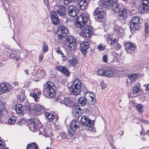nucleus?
I'll return each mask as SVG.
<instances>
[{
    "mask_svg": "<svg viewBox=\"0 0 149 149\" xmlns=\"http://www.w3.org/2000/svg\"><path fill=\"white\" fill-rule=\"evenodd\" d=\"M101 4L103 8L107 7L108 8H113L114 11L116 12H118V15L122 17L123 19L127 17V9L126 8H123L120 10L121 6L118 3H113L112 0L102 1Z\"/></svg>",
    "mask_w": 149,
    "mask_h": 149,
    "instance_id": "1",
    "label": "nucleus"
},
{
    "mask_svg": "<svg viewBox=\"0 0 149 149\" xmlns=\"http://www.w3.org/2000/svg\"><path fill=\"white\" fill-rule=\"evenodd\" d=\"M95 95L93 93L90 92H87L85 94L84 97H80L78 100V103L82 106H84L87 102L90 105L93 104L95 102V99L94 98Z\"/></svg>",
    "mask_w": 149,
    "mask_h": 149,
    "instance_id": "2",
    "label": "nucleus"
},
{
    "mask_svg": "<svg viewBox=\"0 0 149 149\" xmlns=\"http://www.w3.org/2000/svg\"><path fill=\"white\" fill-rule=\"evenodd\" d=\"M89 15L86 13H82L76 18L75 25L76 26L82 28L85 25L86 23L89 19Z\"/></svg>",
    "mask_w": 149,
    "mask_h": 149,
    "instance_id": "3",
    "label": "nucleus"
},
{
    "mask_svg": "<svg viewBox=\"0 0 149 149\" xmlns=\"http://www.w3.org/2000/svg\"><path fill=\"white\" fill-rule=\"evenodd\" d=\"M78 115L76 114V116L78 117V119L79 118H80V123L84 126L87 127V128L90 131H92L93 130V124L94 123V121L91 120L90 119L87 117L85 116H83L82 117L79 116L78 114L79 112L77 111Z\"/></svg>",
    "mask_w": 149,
    "mask_h": 149,
    "instance_id": "4",
    "label": "nucleus"
},
{
    "mask_svg": "<svg viewBox=\"0 0 149 149\" xmlns=\"http://www.w3.org/2000/svg\"><path fill=\"white\" fill-rule=\"evenodd\" d=\"M72 83L73 85L70 88L71 93L74 95H77L80 92L82 83L80 80L77 78L75 79Z\"/></svg>",
    "mask_w": 149,
    "mask_h": 149,
    "instance_id": "5",
    "label": "nucleus"
},
{
    "mask_svg": "<svg viewBox=\"0 0 149 149\" xmlns=\"http://www.w3.org/2000/svg\"><path fill=\"white\" fill-rule=\"evenodd\" d=\"M45 90L47 95L51 97H55L56 88L54 86V84L51 81L47 82L44 85Z\"/></svg>",
    "mask_w": 149,
    "mask_h": 149,
    "instance_id": "6",
    "label": "nucleus"
},
{
    "mask_svg": "<svg viewBox=\"0 0 149 149\" xmlns=\"http://www.w3.org/2000/svg\"><path fill=\"white\" fill-rule=\"evenodd\" d=\"M65 44L67 49L72 51L75 48L76 45V40L73 37L69 36L65 38Z\"/></svg>",
    "mask_w": 149,
    "mask_h": 149,
    "instance_id": "7",
    "label": "nucleus"
},
{
    "mask_svg": "<svg viewBox=\"0 0 149 149\" xmlns=\"http://www.w3.org/2000/svg\"><path fill=\"white\" fill-rule=\"evenodd\" d=\"M81 126L80 123L77 120H73L70 123V128L68 129V134L70 137L72 136L74 134L76 130Z\"/></svg>",
    "mask_w": 149,
    "mask_h": 149,
    "instance_id": "8",
    "label": "nucleus"
},
{
    "mask_svg": "<svg viewBox=\"0 0 149 149\" xmlns=\"http://www.w3.org/2000/svg\"><path fill=\"white\" fill-rule=\"evenodd\" d=\"M140 21L139 17L134 16L130 22V29L131 32L136 31L139 28L138 25Z\"/></svg>",
    "mask_w": 149,
    "mask_h": 149,
    "instance_id": "9",
    "label": "nucleus"
},
{
    "mask_svg": "<svg viewBox=\"0 0 149 149\" xmlns=\"http://www.w3.org/2000/svg\"><path fill=\"white\" fill-rule=\"evenodd\" d=\"M44 72L43 71H39L36 70V69L33 70L31 72L32 77L35 79V81H38V79H40L43 77Z\"/></svg>",
    "mask_w": 149,
    "mask_h": 149,
    "instance_id": "10",
    "label": "nucleus"
},
{
    "mask_svg": "<svg viewBox=\"0 0 149 149\" xmlns=\"http://www.w3.org/2000/svg\"><path fill=\"white\" fill-rule=\"evenodd\" d=\"M56 9V12L61 17H64L66 14V7L62 5H56L54 6Z\"/></svg>",
    "mask_w": 149,
    "mask_h": 149,
    "instance_id": "11",
    "label": "nucleus"
},
{
    "mask_svg": "<svg viewBox=\"0 0 149 149\" xmlns=\"http://www.w3.org/2000/svg\"><path fill=\"white\" fill-rule=\"evenodd\" d=\"M50 16L52 23L55 25H57L60 22L57 13L55 10H52L50 14Z\"/></svg>",
    "mask_w": 149,
    "mask_h": 149,
    "instance_id": "12",
    "label": "nucleus"
},
{
    "mask_svg": "<svg viewBox=\"0 0 149 149\" xmlns=\"http://www.w3.org/2000/svg\"><path fill=\"white\" fill-rule=\"evenodd\" d=\"M58 101L61 104H64L65 106L70 107L72 105V102L70 98L61 97L58 99Z\"/></svg>",
    "mask_w": 149,
    "mask_h": 149,
    "instance_id": "13",
    "label": "nucleus"
},
{
    "mask_svg": "<svg viewBox=\"0 0 149 149\" xmlns=\"http://www.w3.org/2000/svg\"><path fill=\"white\" fill-rule=\"evenodd\" d=\"M11 88V87L10 85L4 83H1L0 85V95L9 92Z\"/></svg>",
    "mask_w": 149,
    "mask_h": 149,
    "instance_id": "14",
    "label": "nucleus"
},
{
    "mask_svg": "<svg viewBox=\"0 0 149 149\" xmlns=\"http://www.w3.org/2000/svg\"><path fill=\"white\" fill-rule=\"evenodd\" d=\"M68 12L70 15L72 17H75L77 16L79 13L77 8L74 6L70 5L68 9Z\"/></svg>",
    "mask_w": 149,
    "mask_h": 149,
    "instance_id": "15",
    "label": "nucleus"
},
{
    "mask_svg": "<svg viewBox=\"0 0 149 149\" xmlns=\"http://www.w3.org/2000/svg\"><path fill=\"white\" fill-rule=\"evenodd\" d=\"M143 2L142 6L141 7L140 12L141 13H147L149 9L148 5L149 2L147 0H140Z\"/></svg>",
    "mask_w": 149,
    "mask_h": 149,
    "instance_id": "16",
    "label": "nucleus"
},
{
    "mask_svg": "<svg viewBox=\"0 0 149 149\" xmlns=\"http://www.w3.org/2000/svg\"><path fill=\"white\" fill-rule=\"evenodd\" d=\"M27 123L28 124V127L31 131L34 132L36 131L37 125L36 123L33 118L29 119L27 121Z\"/></svg>",
    "mask_w": 149,
    "mask_h": 149,
    "instance_id": "17",
    "label": "nucleus"
},
{
    "mask_svg": "<svg viewBox=\"0 0 149 149\" xmlns=\"http://www.w3.org/2000/svg\"><path fill=\"white\" fill-rule=\"evenodd\" d=\"M92 30V27L91 26H87L82 30L83 36L84 37L89 38Z\"/></svg>",
    "mask_w": 149,
    "mask_h": 149,
    "instance_id": "18",
    "label": "nucleus"
},
{
    "mask_svg": "<svg viewBox=\"0 0 149 149\" xmlns=\"http://www.w3.org/2000/svg\"><path fill=\"white\" fill-rule=\"evenodd\" d=\"M56 68L57 70L64 74L66 76L68 77L70 75V74L68 69L65 66L60 65L57 66Z\"/></svg>",
    "mask_w": 149,
    "mask_h": 149,
    "instance_id": "19",
    "label": "nucleus"
},
{
    "mask_svg": "<svg viewBox=\"0 0 149 149\" xmlns=\"http://www.w3.org/2000/svg\"><path fill=\"white\" fill-rule=\"evenodd\" d=\"M94 15L96 16V17L98 19L102 18L104 15V13L100 7H97L95 9L94 11Z\"/></svg>",
    "mask_w": 149,
    "mask_h": 149,
    "instance_id": "20",
    "label": "nucleus"
},
{
    "mask_svg": "<svg viewBox=\"0 0 149 149\" xmlns=\"http://www.w3.org/2000/svg\"><path fill=\"white\" fill-rule=\"evenodd\" d=\"M67 32V28L64 26H60L58 29L57 32L58 35L61 36L63 37L66 36Z\"/></svg>",
    "mask_w": 149,
    "mask_h": 149,
    "instance_id": "21",
    "label": "nucleus"
},
{
    "mask_svg": "<svg viewBox=\"0 0 149 149\" xmlns=\"http://www.w3.org/2000/svg\"><path fill=\"white\" fill-rule=\"evenodd\" d=\"M28 51L24 50L19 54V57L17 58L16 61L18 62H21L23 60L28 56Z\"/></svg>",
    "mask_w": 149,
    "mask_h": 149,
    "instance_id": "22",
    "label": "nucleus"
},
{
    "mask_svg": "<svg viewBox=\"0 0 149 149\" xmlns=\"http://www.w3.org/2000/svg\"><path fill=\"white\" fill-rule=\"evenodd\" d=\"M77 3L79 8L81 10L86 9L88 6V3L86 0H78Z\"/></svg>",
    "mask_w": 149,
    "mask_h": 149,
    "instance_id": "23",
    "label": "nucleus"
},
{
    "mask_svg": "<svg viewBox=\"0 0 149 149\" xmlns=\"http://www.w3.org/2000/svg\"><path fill=\"white\" fill-rule=\"evenodd\" d=\"M89 47V42H82L80 45L81 50L83 53L85 52Z\"/></svg>",
    "mask_w": 149,
    "mask_h": 149,
    "instance_id": "24",
    "label": "nucleus"
},
{
    "mask_svg": "<svg viewBox=\"0 0 149 149\" xmlns=\"http://www.w3.org/2000/svg\"><path fill=\"white\" fill-rule=\"evenodd\" d=\"M15 110L17 113L22 116L24 114V109L23 107L20 104L16 105Z\"/></svg>",
    "mask_w": 149,
    "mask_h": 149,
    "instance_id": "25",
    "label": "nucleus"
},
{
    "mask_svg": "<svg viewBox=\"0 0 149 149\" xmlns=\"http://www.w3.org/2000/svg\"><path fill=\"white\" fill-rule=\"evenodd\" d=\"M68 59L69 60V64L72 66H74L77 64V60L75 56L72 55L68 56Z\"/></svg>",
    "mask_w": 149,
    "mask_h": 149,
    "instance_id": "26",
    "label": "nucleus"
},
{
    "mask_svg": "<svg viewBox=\"0 0 149 149\" xmlns=\"http://www.w3.org/2000/svg\"><path fill=\"white\" fill-rule=\"evenodd\" d=\"M125 46L126 51L129 52L130 51H133L136 48V46L134 43L128 42L125 43Z\"/></svg>",
    "mask_w": 149,
    "mask_h": 149,
    "instance_id": "27",
    "label": "nucleus"
},
{
    "mask_svg": "<svg viewBox=\"0 0 149 149\" xmlns=\"http://www.w3.org/2000/svg\"><path fill=\"white\" fill-rule=\"evenodd\" d=\"M12 52L10 54L9 56L11 58H15L19 57V53L20 52V50L17 49H13L11 51Z\"/></svg>",
    "mask_w": 149,
    "mask_h": 149,
    "instance_id": "28",
    "label": "nucleus"
},
{
    "mask_svg": "<svg viewBox=\"0 0 149 149\" xmlns=\"http://www.w3.org/2000/svg\"><path fill=\"white\" fill-rule=\"evenodd\" d=\"M34 108L35 111L36 112H39L40 114L44 113L45 111V108L39 104L36 105Z\"/></svg>",
    "mask_w": 149,
    "mask_h": 149,
    "instance_id": "29",
    "label": "nucleus"
},
{
    "mask_svg": "<svg viewBox=\"0 0 149 149\" xmlns=\"http://www.w3.org/2000/svg\"><path fill=\"white\" fill-rule=\"evenodd\" d=\"M17 120V118L14 116H12L11 118L6 121V123L10 125L14 124Z\"/></svg>",
    "mask_w": 149,
    "mask_h": 149,
    "instance_id": "30",
    "label": "nucleus"
},
{
    "mask_svg": "<svg viewBox=\"0 0 149 149\" xmlns=\"http://www.w3.org/2000/svg\"><path fill=\"white\" fill-rule=\"evenodd\" d=\"M114 69L113 68H109L105 71L104 76L111 77L113 75Z\"/></svg>",
    "mask_w": 149,
    "mask_h": 149,
    "instance_id": "31",
    "label": "nucleus"
},
{
    "mask_svg": "<svg viewBox=\"0 0 149 149\" xmlns=\"http://www.w3.org/2000/svg\"><path fill=\"white\" fill-rule=\"evenodd\" d=\"M137 74H136L134 73L129 74L128 75V77L130 79L131 83L134 82L137 79Z\"/></svg>",
    "mask_w": 149,
    "mask_h": 149,
    "instance_id": "32",
    "label": "nucleus"
},
{
    "mask_svg": "<svg viewBox=\"0 0 149 149\" xmlns=\"http://www.w3.org/2000/svg\"><path fill=\"white\" fill-rule=\"evenodd\" d=\"M114 31L115 33L119 35L123 31V29L120 27L115 25L114 27Z\"/></svg>",
    "mask_w": 149,
    "mask_h": 149,
    "instance_id": "33",
    "label": "nucleus"
},
{
    "mask_svg": "<svg viewBox=\"0 0 149 149\" xmlns=\"http://www.w3.org/2000/svg\"><path fill=\"white\" fill-rule=\"evenodd\" d=\"M63 37L60 35L58 34V33L55 34L54 37V42L58 43L60 42V40Z\"/></svg>",
    "mask_w": 149,
    "mask_h": 149,
    "instance_id": "34",
    "label": "nucleus"
},
{
    "mask_svg": "<svg viewBox=\"0 0 149 149\" xmlns=\"http://www.w3.org/2000/svg\"><path fill=\"white\" fill-rule=\"evenodd\" d=\"M145 26V36L146 37H148L149 35V24L148 22H146L144 24Z\"/></svg>",
    "mask_w": 149,
    "mask_h": 149,
    "instance_id": "35",
    "label": "nucleus"
},
{
    "mask_svg": "<svg viewBox=\"0 0 149 149\" xmlns=\"http://www.w3.org/2000/svg\"><path fill=\"white\" fill-rule=\"evenodd\" d=\"M41 93L40 92H38L37 93H36L35 92H33L31 93L30 95L34 98L35 101H36L39 98L38 96Z\"/></svg>",
    "mask_w": 149,
    "mask_h": 149,
    "instance_id": "36",
    "label": "nucleus"
},
{
    "mask_svg": "<svg viewBox=\"0 0 149 149\" xmlns=\"http://www.w3.org/2000/svg\"><path fill=\"white\" fill-rule=\"evenodd\" d=\"M20 94H18L17 99L20 102H23L24 100L25 96L23 92H21L20 91Z\"/></svg>",
    "mask_w": 149,
    "mask_h": 149,
    "instance_id": "37",
    "label": "nucleus"
},
{
    "mask_svg": "<svg viewBox=\"0 0 149 149\" xmlns=\"http://www.w3.org/2000/svg\"><path fill=\"white\" fill-rule=\"evenodd\" d=\"M118 41V40H117V41L114 42L111 45V46L112 45V47H113V49L116 50H119L121 47L120 45L117 42Z\"/></svg>",
    "mask_w": 149,
    "mask_h": 149,
    "instance_id": "38",
    "label": "nucleus"
},
{
    "mask_svg": "<svg viewBox=\"0 0 149 149\" xmlns=\"http://www.w3.org/2000/svg\"><path fill=\"white\" fill-rule=\"evenodd\" d=\"M37 145L35 143H31L28 144L27 149H38Z\"/></svg>",
    "mask_w": 149,
    "mask_h": 149,
    "instance_id": "39",
    "label": "nucleus"
},
{
    "mask_svg": "<svg viewBox=\"0 0 149 149\" xmlns=\"http://www.w3.org/2000/svg\"><path fill=\"white\" fill-rule=\"evenodd\" d=\"M107 40L108 43L111 45L114 42L117 41V39L116 38H114L112 40V36L111 35H108L107 37Z\"/></svg>",
    "mask_w": 149,
    "mask_h": 149,
    "instance_id": "40",
    "label": "nucleus"
},
{
    "mask_svg": "<svg viewBox=\"0 0 149 149\" xmlns=\"http://www.w3.org/2000/svg\"><path fill=\"white\" fill-rule=\"evenodd\" d=\"M45 117L48 119L50 121H52L54 118V116L48 112H47L45 113Z\"/></svg>",
    "mask_w": 149,
    "mask_h": 149,
    "instance_id": "41",
    "label": "nucleus"
},
{
    "mask_svg": "<svg viewBox=\"0 0 149 149\" xmlns=\"http://www.w3.org/2000/svg\"><path fill=\"white\" fill-rule=\"evenodd\" d=\"M136 110L139 113H141L143 111V106L140 104H139L136 105Z\"/></svg>",
    "mask_w": 149,
    "mask_h": 149,
    "instance_id": "42",
    "label": "nucleus"
},
{
    "mask_svg": "<svg viewBox=\"0 0 149 149\" xmlns=\"http://www.w3.org/2000/svg\"><path fill=\"white\" fill-rule=\"evenodd\" d=\"M5 110L4 103L0 101V115H1L2 112Z\"/></svg>",
    "mask_w": 149,
    "mask_h": 149,
    "instance_id": "43",
    "label": "nucleus"
},
{
    "mask_svg": "<svg viewBox=\"0 0 149 149\" xmlns=\"http://www.w3.org/2000/svg\"><path fill=\"white\" fill-rule=\"evenodd\" d=\"M74 0H63L62 3L65 5H68L69 3H73L74 2Z\"/></svg>",
    "mask_w": 149,
    "mask_h": 149,
    "instance_id": "44",
    "label": "nucleus"
},
{
    "mask_svg": "<svg viewBox=\"0 0 149 149\" xmlns=\"http://www.w3.org/2000/svg\"><path fill=\"white\" fill-rule=\"evenodd\" d=\"M105 71L102 69H99L97 70V74L100 76H104Z\"/></svg>",
    "mask_w": 149,
    "mask_h": 149,
    "instance_id": "45",
    "label": "nucleus"
},
{
    "mask_svg": "<svg viewBox=\"0 0 149 149\" xmlns=\"http://www.w3.org/2000/svg\"><path fill=\"white\" fill-rule=\"evenodd\" d=\"M140 89V87L139 86L135 87L132 90V93L133 94H137L139 91Z\"/></svg>",
    "mask_w": 149,
    "mask_h": 149,
    "instance_id": "46",
    "label": "nucleus"
},
{
    "mask_svg": "<svg viewBox=\"0 0 149 149\" xmlns=\"http://www.w3.org/2000/svg\"><path fill=\"white\" fill-rule=\"evenodd\" d=\"M106 46L102 43L100 44L97 46V48L100 50H104Z\"/></svg>",
    "mask_w": 149,
    "mask_h": 149,
    "instance_id": "47",
    "label": "nucleus"
},
{
    "mask_svg": "<svg viewBox=\"0 0 149 149\" xmlns=\"http://www.w3.org/2000/svg\"><path fill=\"white\" fill-rule=\"evenodd\" d=\"M49 130H43V134L46 137H49L50 136V132H49Z\"/></svg>",
    "mask_w": 149,
    "mask_h": 149,
    "instance_id": "48",
    "label": "nucleus"
},
{
    "mask_svg": "<svg viewBox=\"0 0 149 149\" xmlns=\"http://www.w3.org/2000/svg\"><path fill=\"white\" fill-rule=\"evenodd\" d=\"M103 61L105 63H107L108 60V56L107 55H104L102 57Z\"/></svg>",
    "mask_w": 149,
    "mask_h": 149,
    "instance_id": "49",
    "label": "nucleus"
},
{
    "mask_svg": "<svg viewBox=\"0 0 149 149\" xmlns=\"http://www.w3.org/2000/svg\"><path fill=\"white\" fill-rule=\"evenodd\" d=\"M25 120L24 118H21L17 122L18 124L22 125L24 123Z\"/></svg>",
    "mask_w": 149,
    "mask_h": 149,
    "instance_id": "50",
    "label": "nucleus"
},
{
    "mask_svg": "<svg viewBox=\"0 0 149 149\" xmlns=\"http://www.w3.org/2000/svg\"><path fill=\"white\" fill-rule=\"evenodd\" d=\"M48 49V46L46 44H44L42 47V51L45 52L47 51Z\"/></svg>",
    "mask_w": 149,
    "mask_h": 149,
    "instance_id": "51",
    "label": "nucleus"
},
{
    "mask_svg": "<svg viewBox=\"0 0 149 149\" xmlns=\"http://www.w3.org/2000/svg\"><path fill=\"white\" fill-rule=\"evenodd\" d=\"M25 108L26 110L28 111H31L32 110V108L29 105H26L25 106Z\"/></svg>",
    "mask_w": 149,
    "mask_h": 149,
    "instance_id": "52",
    "label": "nucleus"
},
{
    "mask_svg": "<svg viewBox=\"0 0 149 149\" xmlns=\"http://www.w3.org/2000/svg\"><path fill=\"white\" fill-rule=\"evenodd\" d=\"M60 54L61 55L63 61H65L67 60V57L62 52Z\"/></svg>",
    "mask_w": 149,
    "mask_h": 149,
    "instance_id": "53",
    "label": "nucleus"
},
{
    "mask_svg": "<svg viewBox=\"0 0 149 149\" xmlns=\"http://www.w3.org/2000/svg\"><path fill=\"white\" fill-rule=\"evenodd\" d=\"M43 57V54H40L39 56V60L40 62H41Z\"/></svg>",
    "mask_w": 149,
    "mask_h": 149,
    "instance_id": "54",
    "label": "nucleus"
},
{
    "mask_svg": "<svg viewBox=\"0 0 149 149\" xmlns=\"http://www.w3.org/2000/svg\"><path fill=\"white\" fill-rule=\"evenodd\" d=\"M56 52L58 54H60L62 52L60 49L59 48H56Z\"/></svg>",
    "mask_w": 149,
    "mask_h": 149,
    "instance_id": "55",
    "label": "nucleus"
},
{
    "mask_svg": "<svg viewBox=\"0 0 149 149\" xmlns=\"http://www.w3.org/2000/svg\"><path fill=\"white\" fill-rule=\"evenodd\" d=\"M56 139L57 140H60L61 139H62V137L61 136V135H59V136H57L56 137Z\"/></svg>",
    "mask_w": 149,
    "mask_h": 149,
    "instance_id": "56",
    "label": "nucleus"
},
{
    "mask_svg": "<svg viewBox=\"0 0 149 149\" xmlns=\"http://www.w3.org/2000/svg\"><path fill=\"white\" fill-rule=\"evenodd\" d=\"M100 85L102 89H104L107 86V85L106 84H104L102 86V84H101Z\"/></svg>",
    "mask_w": 149,
    "mask_h": 149,
    "instance_id": "57",
    "label": "nucleus"
},
{
    "mask_svg": "<svg viewBox=\"0 0 149 149\" xmlns=\"http://www.w3.org/2000/svg\"><path fill=\"white\" fill-rule=\"evenodd\" d=\"M24 72L25 73L26 75H28L29 74V71L27 69H26L24 70Z\"/></svg>",
    "mask_w": 149,
    "mask_h": 149,
    "instance_id": "58",
    "label": "nucleus"
},
{
    "mask_svg": "<svg viewBox=\"0 0 149 149\" xmlns=\"http://www.w3.org/2000/svg\"><path fill=\"white\" fill-rule=\"evenodd\" d=\"M4 146L3 145H0V149H3Z\"/></svg>",
    "mask_w": 149,
    "mask_h": 149,
    "instance_id": "59",
    "label": "nucleus"
},
{
    "mask_svg": "<svg viewBox=\"0 0 149 149\" xmlns=\"http://www.w3.org/2000/svg\"><path fill=\"white\" fill-rule=\"evenodd\" d=\"M148 86H149V84H148L147 85V87L146 88V91H147V90H149V88L148 87Z\"/></svg>",
    "mask_w": 149,
    "mask_h": 149,
    "instance_id": "60",
    "label": "nucleus"
},
{
    "mask_svg": "<svg viewBox=\"0 0 149 149\" xmlns=\"http://www.w3.org/2000/svg\"><path fill=\"white\" fill-rule=\"evenodd\" d=\"M3 65V63L1 62H0V67H1Z\"/></svg>",
    "mask_w": 149,
    "mask_h": 149,
    "instance_id": "61",
    "label": "nucleus"
},
{
    "mask_svg": "<svg viewBox=\"0 0 149 149\" xmlns=\"http://www.w3.org/2000/svg\"><path fill=\"white\" fill-rule=\"evenodd\" d=\"M2 141L0 139V145H2Z\"/></svg>",
    "mask_w": 149,
    "mask_h": 149,
    "instance_id": "62",
    "label": "nucleus"
},
{
    "mask_svg": "<svg viewBox=\"0 0 149 149\" xmlns=\"http://www.w3.org/2000/svg\"><path fill=\"white\" fill-rule=\"evenodd\" d=\"M12 38H13V39H14V40L16 42V40H15V39L13 37H12Z\"/></svg>",
    "mask_w": 149,
    "mask_h": 149,
    "instance_id": "63",
    "label": "nucleus"
},
{
    "mask_svg": "<svg viewBox=\"0 0 149 149\" xmlns=\"http://www.w3.org/2000/svg\"><path fill=\"white\" fill-rule=\"evenodd\" d=\"M5 149H9V148H5Z\"/></svg>",
    "mask_w": 149,
    "mask_h": 149,
    "instance_id": "64",
    "label": "nucleus"
}]
</instances>
